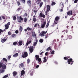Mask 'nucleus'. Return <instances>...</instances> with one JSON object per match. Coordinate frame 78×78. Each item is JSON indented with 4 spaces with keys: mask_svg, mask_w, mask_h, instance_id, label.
<instances>
[{
    "mask_svg": "<svg viewBox=\"0 0 78 78\" xmlns=\"http://www.w3.org/2000/svg\"><path fill=\"white\" fill-rule=\"evenodd\" d=\"M39 65H37L36 67V69H38V68H39Z\"/></svg>",
    "mask_w": 78,
    "mask_h": 78,
    "instance_id": "13d9d810",
    "label": "nucleus"
},
{
    "mask_svg": "<svg viewBox=\"0 0 78 78\" xmlns=\"http://www.w3.org/2000/svg\"><path fill=\"white\" fill-rule=\"evenodd\" d=\"M13 75V76L15 77L16 76L17 74V72L16 71H14L12 73Z\"/></svg>",
    "mask_w": 78,
    "mask_h": 78,
    "instance_id": "f3484780",
    "label": "nucleus"
},
{
    "mask_svg": "<svg viewBox=\"0 0 78 78\" xmlns=\"http://www.w3.org/2000/svg\"><path fill=\"white\" fill-rule=\"evenodd\" d=\"M31 42H32V41H31V40L30 41H27V43L26 44V46H28L29 44H31Z\"/></svg>",
    "mask_w": 78,
    "mask_h": 78,
    "instance_id": "ddd939ff",
    "label": "nucleus"
},
{
    "mask_svg": "<svg viewBox=\"0 0 78 78\" xmlns=\"http://www.w3.org/2000/svg\"><path fill=\"white\" fill-rule=\"evenodd\" d=\"M3 63H0V69H2V66H3Z\"/></svg>",
    "mask_w": 78,
    "mask_h": 78,
    "instance_id": "c9c22d12",
    "label": "nucleus"
},
{
    "mask_svg": "<svg viewBox=\"0 0 78 78\" xmlns=\"http://www.w3.org/2000/svg\"><path fill=\"white\" fill-rule=\"evenodd\" d=\"M39 16L40 17H43V18H45V15L43 14L42 12H41L40 13Z\"/></svg>",
    "mask_w": 78,
    "mask_h": 78,
    "instance_id": "6e6552de",
    "label": "nucleus"
},
{
    "mask_svg": "<svg viewBox=\"0 0 78 78\" xmlns=\"http://www.w3.org/2000/svg\"><path fill=\"white\" fill-rule=\"evenodd\" d=\"M15 33H16V34H17V33H19V31H18V30H16L15 31Z\"/></svg>",
    "mask_w": 78,
    "mask_h": 78,
    "instance_id": "bf43d9fd",
    "label": "nucleus"
},
{
    "mask_svg": "<svg viewBox=\"0 0 78 78\" xmlns=\"http://www.w3.org/2000/svg\"><path fill=\"white\" fill-rule=\"evenodd\" d=\"M39 42L41 43H42V42H44V40L41 39H40L39 40Z\"/></svg>",
    "mask_w": 78,
    "mask_h": 78,
    "instance_id": "2f4dec72",
    "label": "nucleus"
},
{
    "mask_svg": "<svg viewBox=\"0 0 78 78\" xmlns=\"http://www.w3.org/2000/svg\"><path fill=\"white\" fill-rule=\"evenodd\" d=\"M38 42V40H37V39H36L35 40V42H34V46L35 47V46H36Z\"/></svg>",
    "mask_w": 78,
    "mask_h": 78,
    "instance_id": "f8f14e48",
    "label": "nucleus"
},
{
    "mask_svg": "<svg viewBox=\"0 0 78 78\" xmlns=\"http://www.w3.org/2000/svg\"><path fill=\"white\" fill-rule=\"evenodd\" d=\"M18 55H19V54H18V53H16L15 54H14L13 55V57L16 58V57H17V56H18Z\"/></svg>",
    "mask_w": 78,
    "mask_h": 78,
    "instance_id": "b1692460",
    "label": "nucleus"
},
{
    "mask_svg": "<svg viewBox=\"0 0 78 78\" xmlns=\"http://www.w3.org/2000/svg\"><path fill=\"white\" fill-rule=\"evenodd\" d=\"M37 25H38V23H36L34 25V27H37Z\"/></svg>",
    "mask_w": 78,
    "mask_h": 78,
    "instance_id": "6e6d98bb",
    "label": "nucleus"
},
{
    "mask_svg": "<svg viewBox=\"0 0 78 78\" xmlns=\"http://www.w3.org/2000/svg\"><path fill=\"white\" fill-rule=\"evenodd\" d=\"M50 24V21H48V23H47V25L46 26V28H48V26H49V24Z\"/></svg>",
    "mask_w": 78,
    "mask_h": 78,
    "instance_id": "a878e982",
    "label": "nucleus"
},
{
    "mask_svg": "<svg viewBox=\"0 0 78 78\" xmlns=\"http://www.w3.org/2000/svg\"><path fill=\"white\" fill-rule=\"evenodd\" d=\"M56 22H58V21H56L55 20L54 23V24H55V25H56V24H57V23H56Z\"/></svg>",
    "mask_w": 78,
    "mask_h": 78,
    "instance_id": "4d7b16f0",
    "label": "nucleus"
},
{
    "mask_svg": "<svg viewBox=\"0 0 78 78\" xmlns=\"http://www.w3.org/2000/svg\"><path fill=\"white\" fill-rule=\"evenodd\" d=\"M49 50H51V48L50 47L46 49V51H49Z\"/></svg>",
    "mask_w": 78,
    "mask_h": 78,
    "instance_id": "e433bc0d",
    "label": "nucleus"
},
{
    "mask_svg": "<svg viewBox=\"0 0 78 78\" xmlns=\"http://www.w3.org/2000/svg\"><path fill=\"white\" fill-rule=\"evenodd\" d=\"M17 3L18 5H20V2H19V1H17Z\"/></svg>",
    "mask_w": 78,
    "mask_h": 78,
    "instance_id": "69168bd1",
    "label": "nucleus"
},
{
    "mask_svg": "<svg viewBox=\"0 0 78 78\" xmlns=\"http://www.w3.org/2000/svg\"><path fill=\"white\" fill-rule=\"evenodd\" d=\"M41 0H37L36 1V2L37 3V4H38V5H39L40 4V3H41Z\"/></svg>",
    "mask_w": 78,
    "mask_h": 78,
    "instance_id": "6ab92c4d",
    "label": "nucleus"
},
{
    "mask_svg": "<svg viewBox=\"0 0 78 78\" xmlns=\"http://www.w3.org/2000/svg\"><path fill=\"white\" fill-rule=\"evenodd\" d=\"M47 11H48V12L50 10V5H48L47 6Z\"/></svg>",
    "mask_w": 78,
    "mask_h": 78,
    "instance_id": "4468645a",
    "label": "nucleus"
},
{
    "mask_svg": "<svg viewBox=\"0 0 78 78\" xmlns=\"http://www.w3.org/2000/svg\"><path fill=\"white\" fill-rule=\"evenodd\" d=\"M11 36L13 38L16 37V34H12L11 35Z\"/></svg>",
    "mask_w": 78,
    "mask_h": 78,
    "instance_id": "bb28decb",
    "label": "nucleus"
},
{
    "mask_svg": "<svg viewBox=\"0 0 78 78\" xmlns=\"http://www.w3.org/2000/svg\"><path fill=\"white\" fill-rule=\"evenodd\" d=\"M33 22H36V18H33Z\"/></svg>",
    "mask_w": 78,
    "mask_h": 78,
    "instance_id": "f704fd0d",
    "label": "nucleus"
},
{
    "mask_svg": "<svg viewBox=\"0 0 78 78\" xmlns=\"http://www.w3.org/2000/svg\"><path fill=\"white\" fill-rule=\"evenodd\" d=\"M2 60L5 62H8V60H7V59H6L5 58H3L2 59Z\"/></svg>",
    "mask_w": 78,
    "mask_h": 78,
    "instance_id": "473e14b6",
    "label": "nucleus"
},
{
    "mask_svg": "<svg viewBox=\"0 0 78 78\" xmlns=\"http://www.w3.org/2000/svg\"><path fill=\"white\" fill-rule=\"evenodd\" d=\"M65 60H68V58L67 57H65L63 58Z\"/></svg>",
    "mask_w": 78,
    "mask_h": 78,
    "instance_id": "37998d69",
    "label": "nucleus"
},
{
    "mask_svg": "<svg viewBox=\"0 0 78 78\" xmlns=\"http://www.w3.org/2000/svg\"><path fill=\"white\" fill-rule=\"evenodd\" d=\"M68 37L69 38V39H72V36H71V35H67Z\"/></svg>",
    "mask_w": 78,
    "mask_h": 78,
    "instance_id": "393cba45",
    "label": "nucleus"
},
{
    "mask_svg": "<svg viewBox=\"0 0 78 78\" xmlns=\"http://www.w3.org/2000/svg\"><path fill=\"white\" fill-rule=\"evenodd\" d=\"M34 12L35 13V15L36 14V13L37 12V10H34Z\"/></svg>",
    "mask_w": 78,
    "mask_h": 78,
    "instance_id": "5fc2aeb1",
    "label": "nucleus"
},
{
    "mask_svg": "<svg viewBox=\"0 0 78 78\" xmlns=\"http://www.w3.org/2000/svg\"><path fill=\"white\" fill-rule=\"evenodd\" d=\"M22 9V6H20L17 9V11H19L20 10Z\"/></svg>",
    "mask_w": 78,
    "mask_h": 78,
    "instance_id": "412c9836",
    "label": "nucleus"
},
{
    "mask_svg": "<svg viewBox=\"0 0 78 78\" xmlns=\"http://www.w3.org/2000/svg\"><path fill=\"white\" fill-rule=\"evenodd\" d=\"M35 59H36V60L37 61H38L39 62H41L42 60H41V58H39V55H36L35 56Z\"/></svg>",
    "mask_w": 78,
    "mask_h": 78,
    "instance_id": "f257e3e1",
    "label": "nucleus"
},
{
    "mask_svg": "<svg viewBox=\"0 0 78 78\" xmlns=\"http://www.w3.org/2000/svg\"><path fill=\"white\" fill-rule=\"evenodd\" d=\"M27 30L28 31H30H30H32V28H30L29 27H28L27 28Z\"/></svg>",
    "mask_w": 78,
    "mask_h": 78,
    "instance_id": "7c9ffc66",
    "label": "nucleus"
},
{
    "mask_svg": "<svg viewBox=\"0 0 78 78\" xmlns=\"http://www.w3.org/2000/svg\"><path fill=\"white\" fill-rule=\"evenodd\" d=\"M11 34H12V33L11 32H8V35H11Z\"/></svg>",
    "mask_w": 78,
    "mask_h": 78,
    "instance_id": "8fccbe9b",
    "label": "nucleus"
},
{
    "mask_svg": "<svg viewBox=\"0 0 78 78\" xmlns=\"http://www.w3.org/2000/svg\"><path fill=\"white\" fill-rule=\"evenodd\" d=\"M43 4H44V3H43V2H41L39 5L40 8H41V7H42V5H43Z\"/></svg>",
    "mask_w": 78,
    "mask_h": 78,
    "instance_id": "c756f323",
    "label": "nucleus"
},
{
    "mask_svg": "<svg viewBox=\"0 0 78 78\" xmlns=\"http://www.w3.org/2000/svg\"><path fill=\"white\" fill-rule=\"evenodd\" d=\"M73 13L72 11H70L67 12V14L68 16H70V15H72Z\"/></svg>",
    "mask_w": 78,
    "mask_h": 78,
    "instance_id": "1a4fd4ad",
    "label": "nucleus"
},
{
    "mask_svg": "<svg viewBox=\"0 0 78 78\" xmlns=\"http://www.w3.org/2000/svg\"><path fill=\"white\" fill-rule=\"evenodd\" d=\"M27 64H29L30 62V59L28 58L27 59Z\"/></svg>",
    "mask_w": 78,
    "mask_h": 78,
    "instance_id": "ea45409f",
    "label": "nucleus"
},
{
    "mask_svg": "<svg viewBox=\"0 0 78 78\" xmlns=\"http://www.w3.org/2000/svg\"><path fill=\"white\" fill-rule=\"evenodd\" d=\"M7 77H8V74L6 75L5 76H4L2 78H7Z\"/></svg>",
    "mask_w": 78,
    "mask_h": 78,
    "instance_id": "72a5a7b5",
    "label": "nucleus"
},
{
    "mask_svg": "<svg viewBox=\"0 0 78 78\" xmlns=\"http://www.w3.org/2000/svg\"><path fill=\"white\" fill-rule=\"evenodd\" d=\"M49 35H50V34H46L45 35V38L46 39H47V37H48L49 36Z\"/></svg>",
    "mask_w": 78,
    "mask_h": 78,
    "instance_id": "a19ab883",
    "label": "nucleus"
},
{
    "mask_svg": "<svg viewBox=\"0 0 78 78\" xmlns=\"http://www.w3.org/2000/svg\"><path fill=\"white\" fill-rule=\"evenodd\" d=\"M62 34H65L66 32H65V30L62 31Z\"/></svg>",
    "mask_w": 78,
    "mask_h": 78,
    "instance_id": "0e129e2a",
    "label": "nucleus"
},
{
    "mask_svg": "<svg viewBox=\"0 0 78 78\" xmlns=\"http://www.w3.org/2000/svg\"><path fill=\"white\" fill-rule=\"evenodd\" d=\"M13 19L14 20H16V17L15 16H13Z\"/></svg>",
    "mask_w": 78,
    "mask_h": 78,
    "instance_id": "c03bdc74",
    "label": "nucleus"
},
{
    "mask_svg": "<svg viewBox=\"0 0 78 78\" xmlns=\"http://www.w3.org/2000/svg\"><path fill=\"white\" fill-rule=\"evenodd\" d=\"M11 55H9L8 56V59H9V60H10V59H11Z\"/></svg>",
    "mask_w": 78,
    "mask_h": 78,
    "instance_id": "09e8293b",
    "label": "nucleus"
},
{
    "mask_svg": "<svg viewBox=\"0 0 78 78\" xmlns=\"http://www.w3.org/2000/svg\"><path fill=\"white\" fill-rule=\"evenodd\" d=\"M78 0H75L74 1V3H76L78 2Z\"/></svg>",
    "mask_w": 78,
    "mask_h": 78,
    "instance_id": "3c124183",
    "label": "nucleus"
},
{
    "mask_svg": "<svg viewBox=\"0 0 78 78\" xmlns=\"http://www.w3.org/2000/svg\"><path fill=\"white\" fill-rule=\"evenodd\" d=\"M20 32H22V30H23V28L21 26H20V28H19Z\"/></svg>",
    "mask_w": 78,
    "mask_h": 78,
    "instance_id": "4be33fe9",
    "label": "nucleus"
},
{
    "mask_svg": "<svg viewBox=\"0 0 78 78\" xmlns=\"http://www.w3.org/2000/svg\"><path fill=\"white\" fill-rule=\"evenodd\" d=\"M23 16L24 17H25L26 16L27 17V13H25L24 15Z\"/></svg>",
    "mask_w": 78,
    "mask_h": 78,
    "instance_id": "603ef678",
    "label": "nucleus"
},
{
    "mask_svg": "<svg viewBox=\"0 0 78 78\" xmlns=\"http://www.w3.org/2000/svg\"><path fill=\"white\" fill-rule=\"evenodd\" d=\"M68 36L67 35L65 37L64 39H65V40H67V39H68Z\"/></svg>",
    "mask_w": 78,
    "mask_h": 78,
    "instance_id": "49530a36",
    "label": "nucleus"
},
{
    "mask_svg": "<svg viewBox=\"0 0 78 78\" xmlns=\"http://www.w3.org/2000/svg\"><path fill=\"white\" fill-rule=\"evenodd\" d=\"M20 19L21 21H23V18H22L20 16Z\"/></svg>",
    "mask_w": 78,
    "mask_h": 78,
    "instance_id": "a18cd8bd",
    "label": "nucleus"
},
{
    "mask_svg": "<svg viewBox=\"0 0 78 78\" xmlns=\"http://www.w3.org/2000/svg\"><path fill=\"white\" fill-rule=\"evenodd\" d=\"M51 54L52 55H53V54H54L55 53V51H52L51 52Z\"/></svg>",
    "mask_w": 78,
    "mask_h": 78,
    "instance_id": "de8ad7c7",
    "label": "nucleus"
},
{
    "mask_svg": "<svg viewBox=\"0 0 78 78\" xmlns=\"http://www.w3.org/2000/svg\"><path fill=\"white\" fill-rule=\"evenodd\" d=\"M60 19L59 16H56L55 18V21L56 22H58V21H59V19Z\"/></svg>",
    "mask_w": 78,
    "mask_h": 78,
    "instance_id": "9d476101",
    "label": "nucleus"
},
{
    "mask_svg": "<svg viewBox=\"0 0 78 78\" xmlns=\"http://www.w3.org/2000/svg\"><path fill=\"white\" fill-rule=\"evenodd\" d=\"M6 41H7V38H3L2 39L1 42L2 43H4V42H6Z\"/></svg>",
    "mask_w": 78,
    "mask_h": 78,
    "instance_id": "2eb2a0df",
    "label": "nucleus"
},
{
    "mask_svg": "<svg viewBox=\"0 0 78 78\" xmlns=\"http://www.w3.org/2000/svg\"><path fill=\"white\" fill-rule=\"evenodd\" d=\"M18 43L20 45H22V41H20L19 42H18Z\"/></svg>",
    "mask_w": 78,
    "mask_h": 78,
    "instance_id": "cd10ccee",
    "label": "nucleus"
},
{
    "mask_svg": "<svg viewBox=\"0 0 78 78\" xmlns=\"http://www.w3.org/2000/svg\"><path fill=\"white\" fill-rule=\"evenodd\" d=\"M21 2H22V3H23L24 4H25L26 1L25 0H21Z\"/></svg>",
    "mask_w": 78,
    "mask_h": 78,
    "instance_id": "4c0bfd02",
    "label": "nucleus"
},
{
    "mask_svg": "<svg viewBox=\"0 0 78 78\" xmlns=\"http://www.w3.org/2000/svg\"><path fill=\"white\" fill-rule=\"evenodd\" d=\"M43 59H44L43 61V62H44L45 63V62H46L47 61V59H46V57H44Z\"/></svg>",
    "mask_w": 78,
    "mask_h": 78,
    "instance_id": "aec40b11",
    "label": "nucleus"
},
{
    "mask_svg": "<svg viewBox=\"0 0 78 78\" xmlns=\"http://www.w3.org/2000/svg\"><path fill=\"white\" fill-rule=\"evenodd\" d=\"M4 31L2 29H0V34H1V33H3Z\"/></svg>",
    "mask_w": 78,
    "mask_h": 78,
    "instance_id": "864d4df0",
    "label": "nucleus"
},
{
    "mask_svg": "<svg viewBox=\"0 0 78 78\" xmlns=\"http://www.w3.org/2000/svg\"><path fill=\"white\" fill-rule=\"evenodd\" d=\"M48 52H46L45 53V56H47V54H48Z\"/></svg>",
    "mask_w": 78,
    "mask_h": 78,
    "instance_id": "774afa93",
    "label": "nucleus"
},
{
    "mask_svg": "<svg viewBox=\"0 0 78 78\" xmlns=\"http://www.w3.org/2000/svg\"><path fill=\"white\" fill-rule=\"evenodd\" d=\"M2 69H6V66L5 64L2 65Z\"/></svg>",
    "mask_w": 78,
    "mask_h": 78,
    "instance_id": "dca6fc26",
    "label": "nucleus"
},
{
    "mask_svg": "<svg viewBox=\"0 0 78 78\" xmlns=\"http://www.w3.org/2000/svg\"><path fill=\"white\" fill-rule=\"evenodd\" d=\"M17 44V42H15L13 43V45H15H15H16V44Z\"/></svg>",
    "mask_w": 78,
    "mask_h": 78,
    "instance_id": "79ce46f5",
    "label": "nucleus"
},
{
    "mask_svg": "<svg viewBox=\"0 0 78 78\" xmlns=\"http://www.w3.org/2000/svg\"><path fill=\"white\" fill-rule=\"evenodd\" d=\"M33 36L34 37H35V36H36V33H35V32H34V33Z\"/></svg>",
    "mask_w": 78,
    "mask_h": 78,
    "instance_id": "052dcab7",
    "label": "nucleus"
},
{
    "mask_svg": "<svg viewBox=\"0 0 78 78\" xmlns=\"http://www.w3.org/2000/svg\"><path fill=\"white\" fill-rule=\"evenodd\" d=\"M2 18L3 19H4L5 20V16H2Z\"/></svg>",
    "mask_w": 78,
    "mask_h": 78,
    "instance_id": "680f3d73",
    "label": "nucleus"
},
{
    "mask_svg": "<svg viewBox=\"0 0 78 78\" xmlns=\"http://www.w3.org/2000/svg\"><path fill=\"white\" fill-rule=\"evenodd\" d=\"M24 22L25 23H27V17H25V18H24Z\"/></svg>",
    "mask_w": 78,
    "mask_h": 78,
    "instance_id": "c85d7f7f",
    "label": "nucleus"
},
{
    "mask_svg": "<svg viewBox=\"0 0 78 78\" xmlns=\"http://www.w3.org/2000/svg\"><path fill=\"white\" fill-rule=\"evenodd\" d=\"M27 3L28 5H29V6L31 7V1H28L27 2Z\"/></svg>",
    "mask_w": 78,
    "mask_h": 78,
    "instance_id": "9b49d317",
    "label": "nucleus"
},
{
    "mask_svg": "<svg viewBox=\"0 0 78 78\" xmlns=\"http://www.w3.org/2000/svg\"><path fill=\"white\" fill-rule=\"evenodd\" d=\"M46 21H44L43 22V24H41V28H44V27H45V25H46Z\"/></svg>",
    "mask_w": 78,
    "mask_h": 78,
    "instance_id": "0eeeda50",
    "label": "nucleus"
},
{
    "mask_svg": "<svg viewBox=\"0 0 78 78\" xmlns=\"http://www.w3.org/2000/svg\"><path fill=\"white\" fill-rule=\"evenodd\" d=\"M20 67H24V65L23 63L20 64L19 67L20 68Z\"/></svg>",
    "mask_w": 78,
    "mask_h": 78,
    "instance_id": "5701e85b",
    "label": "nucleus"
},
{
    "mask_svg": "<svg viewBox=\"0 0 78 78\" xmlns=\"http://www.w3.org/2000/svg\"><path fill=\"white\" fill-rule=\"evenodd\" d=\"M25 73V71L24 70H22L21 72V76H23L24 74Z\"/></svg>",
    "mask_w": 78,
    "mask_h": 78,
    "instance_id": "a211bd4d",
    "label": "nucleus"
},
{
    "mask_svg": "<svg viewBox=\"0 0 78 78\" xmlns=\"http://www.w3.org/2000/svg\"><path fill=\"white\" fill-rule=\"evenodd\" d=\"M22 57L23 58H26V57H27L28 56V53L27 52H25L23 54H22L21 55Z\"/></svg>",
    "mask_w": 78,
    "mask_h": 78,
    "instance_id": "7ed1b4c3",
    "label": "nucleus"
},
{
    "mask_svg": "<svg viewBox=\"0 0 78 78\" xmlns=\"http://www.w3.org/2000/svg\"><path fill=\"white\" fill-rule=\"evenodd\" d=\"M29 50L30 51V53H32L33 51V50H34V49H33V46H31L29 48Z\"/></svg>",
    "mask_w": 78,
    "mask_h": 78,
    "instance_id": "423d86ee",
    "label": "nucleus"
},
{
    "mask_svg": "<svg viewBox=\"0 0 78 78\" xmlns=\"http://www.w3.org/2000/svg\"><path fill=\"white\" fill-rule=\"evenodd\" d=\"M47 31H46V32H45L43 31L40 34L39 36H45V34H47Z\"/></svg>",
    "mask_w": 78,
    "mask_h": 78,
    "instance_id": "20e7f679",
    "label": "nucleus"
},
{
    "mask_svg": "<svg viewBox=\"0 0 78 78\" xmlns=\"http://www.w3.org/2000/svg\"><path fill=\"white\" fill-rule=\"evenodd\" d=\"M5 71V70L4 69H2V70L1 71V73H3L4 71Z\"/></svg>",
    "mask_w": 78,
    "mask_h": 78,
    "instance_id": "e2e57ef3",
    "label": "nucleus"
},
{
    "mask_svg": "<svg viewBox=\"0 0 78 78\" xmlns=\"http://www.w3.org/2000/svg\"><path fill=\"white\" fill-rule=\"evenodd\" d=\"M73 59L72 58H69L67 60L68 64H70V65H72L73 64V63L74 62L73 61Z\"/></svg>",
    "mask_w": 78,
    "mask_h": 78,
    "instance_id": "f03ea898",
    "label": "nucleus"
},
{
    "mask_svg": "<svg viewBox=\"0 0 78 78\" xmlns=\"http://www.w3.org/2000/svg\"><path fill=\"white\" fill-rule=\"evenodd\" d=\"M42 53H44V51H42L41 52L40 54V55H42Z\"/></svg>",
    "mask_w": 78,
    "mask_h": 78,
    "instance_id": "338daca9",
    "label": "nucleus"
},
{
    "mask_svg": "<svg viewBox=\"0 0 78 78\" xmlns=\"http://www.w3.org/2000/svg\"><path fill=\"white\" fill-rule=\"evenodd\" d=\"M10 22H8L7 24H6L5 25V30H7V29H8L9 28V26L10 25Z\"/></svg>",
    "mask_w": 78,
    "mask_h": 78,
    "instance_id": "39448f33",
    "label": "nucleus"
},
{
    "mask_svg": "<svg viewBox=\"0 0 78 78\" xmlns=\"http://www.w3.org/2000/svg\"><path fill=\"white\" fill-rule=\"evenodd\" d=\"M55 4L56 3L55 2H52L51 4V6H53L54 5H55Z\"/></svg>",
    "mask_w": 78,
    "mask_h": 78,
    "instance_id": "58836bf2",
    "label": "nucleus"
}]
</instances>
